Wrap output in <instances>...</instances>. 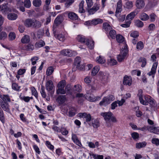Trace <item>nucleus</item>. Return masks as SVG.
I'll list each match as a JSON object with an SVG mask.
<instances>
[{
  "label": "nucleus",
  "instance_id": "f257e3e1",
  "mask_svg": "<svg viewBox=\"0 0 159 159\" xmlns=\"http://www.w3.org/2000/svg\"><path fill=\"white\" fill-rule=\"evenodd\" d=\"M101 115L103 117L107 127L112 126L113 123L117 122L116 117L111 112H102Z\"/></svg>",
  "mask_w": 159,
  "mask_h": 159
},
{
  "label": "nucleus",
  "instance_id": "f03ea898",
  "mask_svg": "<svg viewBox=\"0 0 159 159\" xmlns=\"http://www.w3.org/2000/svg\"><path fill=\"white\" fill-rule=\"evenodd\" d=\"M25 25L27 27H32L38 29L41 26V22L34 18L26 19L24 22Z\"/></svg>",
  "mask_w": 159,
  "mask_h": 159
},
{
  "label": "nucleus",
  "instance_id": "7ed1b4c3",
  "mask_svg": "<svg viewBox=\"0 0 159 159\" xmlns=\"http://www.w3.org/2000/svg\"><path fill=\"white\" fill-rule=\"evenodd\" d=\"M76 39L79 42L81 43H85L86 44L89 49H92L93 48L94 41L85 39L84 36L78 35L76 37Z\"/></svg>",
  "mask_w": 159,
  "mask_h": 159
},
{
  "label": "nucleus",
  "instance_id": "20e7f679",
  "mask_svg": "<svg viewBox=\"0 0 159 159\" xmlns=\"http://www.w3.org/2000/svg\"><path fill=\"white\" fill-rule=\"evenodd\" d=\"M143 91L140 89L139 90L138 96L139 97V99L141 104L144 105H147L149 104V101L151 97L149 95H146L144 96V101L143 100V96L142 95Z\"/></svg>",
  "mask_w": 159,
  "mask_h": 159
},
{
  "label": "nucleus",
  "instance_id": "39448f33",
  "mask_svg": "<svg viewBox=\"0 0 159 159\" xmlns=\"http://www.w3.org/2000/svg\"><path fill=\"white\" fill-rule=\"evenodd\" d=\"M62 21V17L61 16H58L55 19L52 27L53 34L55 36L56 33L57 27L61 23Z\"/></svg>",
  "mask_w": 159,
  "mask_h": 159
},
{
  "label": "nucleus",
  "instance_id": "423d86ee",
  "mask_svg": "<svg viewBox=\"0 0 159 159\" xmlns=\"http://www.w3.org/2000/svg\"><path fill=\"white\" fill-rule=\"evenodd\" d=\"M128 53V50L126 46L121 49L120 53L117 55V59L119 62H121L124 60Z\"/></svg>",
  "mask_w": 159,
  "mask_h": 159
},
{
  "label": "nucleus",
  "instance_id": "0eeeda50",
  "mask_svg": "<svg viewBox=\"0 0 159 159\" xmlns=\"http://www.w3.org/2000/svg\"><path fill=\"white\" fill-rule=\"evenodd\" d=\"M66 84V82L64 80H62L58 83L57 85L58 89L57 90V93L64 94L65 93V91L64 88Z\"/></svg>",
  "mask_w": 159,
  "mask_h": 159
},
{
  "label": "nucleus",
  "instance_id": "6e6552de",
  "mask_svg": "<svg viewBox=\"0 0 159 159\" xmlns=\"http://www.w3.org/2000/svg\"><path fill=\"white\" fill-rule=\"evenodd\" d=\"M114 99V97L112 95L104 97L102 98V101L100 102L99 105L101 106H106L109 104Z\"/></svg>",
  "mask_w": 159,
  "mask_h": 159
},
{
  "label": "nucleus",
  "instance_id": "1a4fd4ad",
  "mask_svg": "<svg viewBox=\"0 0 159 159\" xmlns=\"http://www.w3.org/2000/svg\"><path fill=\"white\" fill-rule=\"evenodd\" d=\"M61 54L65 56L71 57L74 56L76 54V53L75 51L69 49H65L61 51Z\"/></svg>",
  "mask_w": 159,
  "mask_h": 159
},
{
  "label": "nucleus",
  "instance_id": "9d476101",
  "mask_svg": "<svg viewBox=\"0 0 159 159\" xmlns=\"http://www.w3.org/2000/svg\"><path fill=\"white\" fill-rule=\"evenodd\" d=\"M79 116L85 119L86 121L88 122L91 120L92 118L91 115L85 112L80 113L78 114Z\"/></svg>",
  "mask_w": 159,
  "mask_h": 159
},
{
  "label": "nucleus",
  "instance_id": "9b49d317",
  "mask_svg": "<svg viewBox=\"0 0 159 159\" xmlns=\"http://www.w3.org/2000/svg\"><path fill=\"white\" fill-rule=\"evenodd\" d=\"M117 7L116 12V16H119L122 10V5L121 0H119L117 3Z\"/></svg>",
  "mask_w": 159,
  "mask_h": 159
},
{
  "label": "nucleus",
  "instance_id": "f8f14e48",
  "mask_svg": "<svg viewBox=\"0 0 159 159\" xmlns=\"http://www.w3.org/2000/svg\"><path fill=\"white\" fill-rule=\"evenodd\" d=\"M132 83V78L130 76H125L124 78L123 84L124 85L130 86Z\"/></svg>",
  "mask_w": 159,
  "mask_h": 159
},
{
  "label": "nucleus",
  "instance_id": "ddd939ff",
  "mask_svg": "<svg viewBox=\"0 0 159 159\" xmlns=\"http://www.w3.org/2000/svg\"><path fill=\"white\" fill-rule=\"evenodd\" d=\"M157 65L158 63L157 62L153 64L151 71L147 74L148 75L150 76L151 75L153 78L154 77V75L156 73Z\"/></svg>",
  "mask_w": 159,
  "mask_h": 159
},
{
  "label": "nucleus",
  "instance_id": "4468645a",
  "mask_svg": "<svg viewBox=\"0 0 159 159\" xmlns=\"http://www.w3.org/2000/svg\"><path fill=\"white\" fill-rule=\"evenodd\" d=\"M0 105L4 110L8 112H9L10 111V110L9 108V105L7 103H6L4 102L1 100H0Z\"/></svg>",
  "mask_w": 159,
  "mask_h": 159
},
{
  "label": "nucleus",
  "instance_id": "2eb2a0df",
  "mask_svg": "<svg viewBox=\"0 0 159 159\" xmlns=\"http://www.w3.org/2000/svg\"><path fill=\"white\" fill-rule=\"evenodd\" d=\"M67 16L68 18L72 20H76L78 18L77 15L73 12H69Z\"/></svg>",
  "mask_w": 159,
  "mask_h": 159
},
{
  "label": "nucleus",
  "instance_id": "dca6fc26",
  "mask_svg": "<svg viewBox=\"0 0 159 159\" xmlns=\"http://www.w3.org/2000/svg\"><path fill=\"white\" fill-rule=\"evenodd\" d=\"M99 75L100 80L103 82H106L108 79V75L103 72H100Z\"/></svg>",
  "mask_w": 159,
  "mask_h": 159
},
{
  "label": "nucleus",
  "instance_id": "f3484780",
  "mask_svg": "<svg viewBox=\"0 0 159 159\" xmlns=\"http://www.w3.org/2000/svg\"><path fill=\"white\" fill-rule=\"evenodd\" d=\"M56 100L59 104H63L66 100V95H61L57 97Z\"/></svg>",
  "mask_w": 159,
  "mask_h": 159
},
{
  "label": "nucleus",
  "instance_id": "a211bd4d",
  "mask_svg": "<svg viewBox=\"0 0 159 159\" xmlns=\"http://www.w3.org/2000/svg\"><path fill=\"white\" fill-rule=\"evenodd\" d=\"M45 86L46 89L49 92L52 90L53 87V84L52 81L49 80L47 81L46 84Z\"/></svg>",
  "mask_w": 159,
  "mask_h": 159
},
{
  "label": "nucleus",
  "instance_id": "6ab92c4d",
  "mask_svg": "<svg viewBox=\"0 0 159 159\" xmlns=\"http://www.w3.org/2000/svg\"><path fill=\"white\" fill-rule=\"evenodd\" d=\"M99 9V7L98 5H94L91 8L88 10V12L89 14H93Z\"/></svg>",
  "mask_w": 159,
  "mask_h": 159
},
{
  "label": "nucleus",
  "instance_id": "aec40b11",
  "mask_svg": "<svg viewBox=\"0 0 159 159\" xmlns=\"http://www.w3.org/2000/svg\"><path fill=\"white\" fill-rule=\"evenodd\" d=\"M72 139L75 144L80 147H81L82 144L81 143V142L78 139L76 135L75 134H72Z\"/></svg>",
  "mask_w": 159,
  "mask_h": 159
},
{
  "label": "nucleus",
  "instance_id": "412c9836",
  "mask_svg": "<svg viewBox=\"0 0 159 159\" xmlns=\"http://www.w3.org/2000/svg\"><path fill=\"white\" fill-rule=\"evenodd\" d=\"M147 129L151 133H153L157 134H159V129L158 127H156L154 126H149L148 127Z\"/></svg>",
  "mask_w": 159,
  "mask_h": 159
},
{
  "label": "nucleus",
  "instance_id": "4be33fe9",
  "mask_svg": "<svg viewBox=\"0 0 159 159\" xmlns=\"http://www.w3.org/2000/svg\"><path fill=\"white\" fill-rule=\"evenodd\" d=\"M145 3L143 0H137L136 2V6L138 9H141L144 7Z\"/></svg>",
  "mask_w": 159,
  "mask_h": 159
},
{
  "label": "nucleus",
  "instance_id": "5701e85b",
  "mask_svg": "<svg viewBox=\"0 0 159 159\" xmlns=\"http://www.w3.org/2000/svg\"><path fill=\"white\" fill-rule=\"evenodd\" d=\"M137 14V12L135 11H133L129 14L126 16V20L130 21Z\"/></svg>",
  "mask_w": 159,
  "mask_h": 159
},
{
  "label": "nucleus",
  "instance_id": "b1692460",
  "mask_svg": "<svg viewBox=\"0 0 159 159\" xmlns=\"http://www.w3.org/2000/svg\"><path fill=\"white\" fill-rule=\"evenodd\" d=\"M102 28L105 31L107 32L112 29L111 26L107 23H104L103 24Z\"/></svg>",
  "mask_w": 159,
  "mask_h": 159
},
{
  "label": "nucleus",
  "instance_id": "393cba45",
  "mask_svg": "<svg viewBox=\"0 0 159 159\" xmlns=\"http://www.w3.org/2000/svg\"><path fill=\"white\" fill-rule=\"evenodd\" d=\"M89 125L91 126L92 125L94 128H97L99 127L100 126V123L99 121L97 120H92V124L91 125L89 124Z\"/></svg>",
  "mask_w": 159,
  "mask_h": 159
},
{
  "label": "nucleus",
  "instance_id": "a878e982",
  "mask_svg": "<svg viewBox=\"0 0 159 159\" xmlns=\"http://www.w3.org/2000/svg\"><path fill=\"white\" fill-rule=\"evenodd\" d=\"M7 17L9 20H15L17 18L18 15L15 13H10L8 14Z\"/></svg>",
  "mask_w": 159,
  "mask_h": 159
},
{
  "label": "nucleus",
  "instance_id": "bb28decb",
  "mask_svg": "<svg viewBox=\"0 0 159 159\" xmlns=\"http://www.w3.org/2000/svg\"><path fill=\"white\" fill-rule=\"evenodd\" d=\"M91 89L93 90H95L99 89V85L98 81L97 80H94L92 83L91 86Z\"/></svg>",
  "mask_w": 159,
  "mask_h": 159
},
{
  "label": "nucleus",
  "instance_id": "cd10ccee",
  "mask_svg": "<svg viewBox=\"0 0 159 159\" xmlns=\"http://www.w3.org/2000/svg\"><path fill=\"white\" fill-rule=\"evenodd\" d=\"M66 37L67 36L66 34L61 33L57 35V38L60 41L63 42L65 40Z\"/></svg>",
  "mask_w": 159,
  "mask_h": 159
},
{
  "label": "nucleus",
  "instance_id": "c85d7f7f",
  "mask_svg": "<svg viewBox=\"0 0 159 159\" xmlns=\"http://www.w3.org/2000/svg\"><path fill=\"white\" fill-rule=\"evenodd\" d=\"M23 49L27 51H32L34 49V46L32 44L29 43L25 45Z\"/></svg>",
  "mask_w": 159,
  "mask_h": 159
},
{
  "label": "nucleus",
  "instance_id": "c756f323",
  "mask_svg": "<svg viewBox=\"0 0 159 159\" xmlns=\"http://www.w3.org/2000/svg\"><path fill=\"white\" fill-rule=\"evenodd\" d=\"M30 37L28 35H25L23 36L21 39V42L23 43H29L30 41Z\"/></svg>",
  "mask_w": 159,
  "mask_h": 159
},
{
  "label": "nucleus",
  "instance_id": "7c9ffc66",
  "mask_svg": "<svg viewBox=\"0 0 159 159\" xmlns=\"http://www.w3.org/2000/svg\"><path fill=\"white\" fill-rule=\"evenodd\" d=\"M45 43L44 41L41 40L35 43V46L36 48L42 47L45 45Z\"/></svg>",
  "mask_w": 159,
  "mask_h": 159
},
{
  "label": "nucleus",
  "instance_id": "2f4dec72",
  "mask_svg": "<svg viewBox=\"0 0 159 159\" xmlns=\"http://www.w3.org/2000/svg\"><path fill=\"white\" fill-rule=\"evenodd\" d=\"M146 142L144 141L142 142L137 143L136 144V147L137 148H140L145 147L147 145Z\"/></svg>",
  "mask_w": 159,
  "mask_h": 159
},
{
  "label": "nucleus",
  "instance_id": "473e14b6",
  "mask_svg": "<svg viewBox=\"0 0 159 159\" xmlns=\"http://www.w3.org/2000/svg\"><path fill=\"white\" fill-rule=\"evenodd\" d=\"M139 18L142 20L146 21L149 19V16L147 14L142 13L141 14Z\"/></svg>",
  "mask_w": 159,
  "mask_h": 159
},
{
  "label": "nucleus",
  "instance_id": "72a5a7b5",
  "mask_svg": "<svg viewBox=\"0 0 159 159\" xmlns=\"http://www.w3.org/2000/svg\"><path fill=\"white\" fill-rule=\"evenodd\" d=\"M103 20L99 18L93 19L92 20V25H96L103 22Z\"/></svg>",
  "mask_w": 159,
  "mask_h": 159
},
{
  "label": "nucleus",
  "instance_id": "f704fd0d",
  "mask_svg": "<svg viewBox=\"0 0 159 159\" xmlns=\"http://www.w3.org/2000/svg\"><path fill=\"white\" fill-rule=\"evenodd\" d=\"M138 62H139L142 63V64L141 65V66L142 67H144L146 65L147 63V60L146 59L143 57H141L139 58L138 61Z\"/></svg>",
  "mask_w": 159,
  "mask_h": 159
},
{
  "label": "nucleus",
  "instance_id": "c9c22d12",
  "mask_svg": "<svg viewBox=\"0 0 159 159\" xmlns=\"http://www.w3.org/2000/svg\"><path fill=\"white\" fill-rule=\"evenodd\" d=\"M10 11L9 8L7 7L6 5H3L1 9V11H2V13L4 14H6Z\"/></svg>",
  "mask_w": 159,
  "mask_h": 159
},
{
  "label": "nucleus",
  "instance_id": "e433bc0d",
  "mask_svg": "<svg viewBox=\"0 0 159 159\" xmlns=\"http://www.w3.org/2000/svg\"><path fill=\"white\" fill-rule=\"evenodd\" d=\"M85 98L90 101L94 102L96 100L95 97L93 95L89 94H88L87 95L85 96Z\"/></svg>",
  "mask_w": 159,
  "mask_h": 159
},
{
  "label": "nucleus",
  "instance_id": "4c0bfd02",
  "mask_svg": "<svg viewBox=\"0 0 159 159\" xmlns=\"http://www.w3.org/2000/svg\"><path fill=\"white\" fill-rule=\"evenodd\" d=\"M84 1H81L79 5V11L80 13H84L85 12V10L83 8Z\"/></svg>",
  "mask_w": 159,
  "mask_h": 159
},
{
  "label": "nucleus",
  "instance_id": "58836bf2",
  "mask_svg": "<svg viewBox=\"0 0 159 159\" xmlns=\"http://www.w3.org/2000/svg\"><path fill=\"white\" fill-rule=\"evenodd\" d=\"M144 47L143 43L142 41H140L137 44L136 48L139 50H141Z\"/></svg>",
  "mask_w": 159,
  "mask_h": 159
},
{
  "label": "nucleus",
  "instance_id": "ea45409f",
  "mask_svg": "<svg viewBox=\"0 0 159 159\" xmlns=\"http://www.w3.org/2000/svg\"><path fill=\"white\" fill-rule=\"evenodd\" d=\"M9 40L10 41L14 40L16 38V35L14 32H10L8 34Z\"/></svg>",
  "mask_w": 159,
  "mask_h": 159
},
{
  "label": "nucleus",
  "instance_id": "a19ab883",
  "mask_svg": "<svg viewBox=\"0 0 159 159\" xmlns=\"http://www.w3.org/2000/svg\"><path fill=\"white\" fill-rule=\"evenodd\" d=\"M72 87L70 84H67L65 88V93H66L68 94H71Z\"/></svg>",
  "mask_w": 159,
  "mask_h": 159
},
{
  "label": "nucleus",
  "instance_id": "79ce46f5",
  "mask_svg": "<svg viewBox=\"0 0 159 159\" xmlns=\"http://www.w3.org/2000/svg\"><path fill=\"white\" fill-rule=\"evenodd\" d=\"M7 34L4 31H2L0 32V40H4L7 37Z\"/></svg>",
  "mask_w": 159,
  "mask_h": 159
},
{
  "label": "nucleus",
  "instance_id": "37998d69",
  "mask_svg": "<svg viewBox=\"0 0 159 159\" xmlns=\"http://www.w3.org/2000/svg\"><path fill=\"white\" fill-rule=\"evenodd\" d=\"M107 63L109 65L113 66L116 65L117 63V62L116 60L114 59L110 58L109 59L107 60Z\"/></svg>",
  "mask_w": 159,
  "mask_h": 159
},
{
  "label": "nucleus",
  "instance_id": "c03bdc74",
  "mask_svg": "<svg viewBox=\"0 0 159 159\" xmlns=\"http://www.w3.org/2000/svg\"><path fill=\"white\" fill-rule=\"evenodd\" d=\"M32 94L34 95L37 99L38 98V94L37 90L34 87H31L30 88Z\"/></svg>",
  "mask_w": 159,
  "mask_h": 159
},
{
  "label": "nucleus",
  "instance_id": "a18cd8bd",
  "mask_svg": "<svg viewBox=\"0 0 159 159\" xmlns=\"http://www.w3.org/2000/svg\"><path fill=\"white\" fill-rule=\"evenodd\" d=\"M3 102L7 103V102H10L11 99L9 96L7 95H4L2 97H1Z\"/></svg>",
  "mask_w": 159,
  "mask_h": 159
},
{
  "label": "nucleus",
  "instance_id": "49530a36",
  "mask_svg": "<svg viewBox=\"0 0 159 159\" xmlns=\"http://www.w3.org/2000/svg\"><path fill=\"white\" fill-rule=\"evenodd\" d=\"M99 70V67L98 66H95L92 69L91 72L92 75L93 76L95 75Z\"/></svg>",
  "mask_w": 159,
  "mask_h": 159
},
{
  "label": "nucleus",
  "instance_id": "de8ad7c7",
  "mask_svg": "<svg viewBox=\"0 0 159 159\" xmlns=\"http://www.w3.org/2000/svg\"><path fill=\"white\" fill-rule=\"evenodd\" d=\"M135 25L138 27H142L143 26V22L140 20H138L135 21Z\"/></svg>",
  "mask_w": 159,
  "mask_h": 159
},
{
  "label": "nucleus",
  "instance_id": "09e8293b",
  "mask_svg": "<svg viewBox=\"0 0 159 159\" xmlns=\"http://www.w3.org/2000/svg\"><path fill=\"white\" fill-rule=\"evenodd\" d=\"M109 34L112 39H114L116 37V33L115 30L111 29L109 32Z\"/></svg>",
  "mask_w": 159,
  "mask_h": 159
},
{
  "label": "nucleus",
  "instance_id": "8fccbe9b",
  "mask_svg": "<svg viewBox=\"0 0 159 159\" xmlns=\"http://www.w3.org/2000/svg\"><path fill=\"white\" fill-rule=\"evenodd\" d=\"M105 61V59L101 56H99L96 58V61L99 63H104Z\"/></svg>",
  "mask_w": 159,
  "mask_h": 159
},
{
  "label": "nucleus",
  "instance_id": "3c124183",
  "mask_svg": "<svg viewBox=\"0 0 159 159\" xmlns=\"http://www.w3.org/2000/svg\"><path fill=\"white\" fill-rule=\"evenodd\" d=\"M33 4L35 7H39L41 5L42 2L41 0H34Z\"/></svg>",
  "mask_w": 159,
  "mask_h": 159
},
{
  "label": "nucleus",
  "instance_id": "603ef678",
  "mask_svg": "<svg viewBox=\"0 0 159 159\" xmlns=\"http://www.w3.org/2000/svg\"><path fill=\"white\" fill-rule=\"evenodd\" d=\"M116 40L119 43H121L123 42L124 40V37L120 34H118L116 37Z\"/></svg>",
  "mask_w": 159,
  "mask_h": 159
},
{
  "label": "nucleus",
  "instance_id": "864d4df0",
  "mask_svg": "<svg viewBox=\"0 0 159 159\" xmlns=\"http://www.w3.org/2000/svg\"><path fill=\"white\" fill-rule=\"evenodd\" d=\"M54 68L52 66H50L48 68L46 71V74L48 75H51L53 72Z\"/></svg>",
  "mask_w": 159,
  "mask_h": 159
},
{
  "label": "nucleus",
  "instance_id": "5fc2aeb1",
  "mask_svg": "<svg viewBox=\"0 0 159 159\" xmlns=\"http://www.w3.org/2000/svg\"><path fill=\"white\" fill-rule=\"evenodd\" d=\"M139 35V33L137 31H132L130 32V36L134 38H137Z\"/></svg>",
  "mask_w": 159,
  "mask_h": 159
},
{
  "label": "nucleus",
  "instance_id": "6e6d98bb",
  "mask_svg": "<svg viewBox=\"0 0 159 159\" xmlns=\"http://www.w3.org/2000/svg\"><path fill=\"white\" fill-rule=\"evenodd\" d=\"M90 155L93 156L94 159H103V156L102 155H98L93 153Z\"/></svg>",
  "mask_w": 159,
  "mask_h": 159
},
{
  "label": "nucleus",
  "instance_id": "4d7b16f0",
  "mask_svg": "<svg viewBox=\"0 0 159 159\" xmlns=\"http://www.w3.org/2000/svg\"><path fill=\"white\" fill-rule=\"evenodd\" d=\"M0 120L3 124L5 123L3 112L2 110L1 109H0Z\"/></svg>",
  "mask_w": 159,
  "mask_h": 159
},
{
  "label": "nucleus",
  "instance_id": "13d9d810",
  "mask_svg": "<svg viewBox=\"0 0 159 159\" xmlns=\"http://www.w3.org/2000/svg\"><path fill=\"white\" fill-rule=\"evenodd\" d=\"M73 90L77 92H80L81 91V86L79 84L75 85L74 86Z\"/></svg>",
  "mask_w": 159,
  "mask_h": 159
},
{
  "label": "nucleus",
  "instance_id": "bf43d9fd",
  "mask_svg": "<svg viewBox=\"0 0 159 159\" xmlns=\"http://www.w3.org/2000/svg\"><path fill=\"white\" fill-rule=\"evenodd\" d=\"M24 5L26 8H29L31 6V2L30 0H25Z\"/></svg>",
  "mask_w": 159,
  "mask_h": 159
},
{
  "label": "nucleus",
  "instance_id": "052dcab7",
  "mask_svg": "<svg viewBox=\"0 0 159 159\" xmlns=\"http://www.w3.org/2000/svg\"><path fill=\"white\" fill-rule=\"evenodd\" d=\"M152 143L157 146H159V139L158 138H153L152 140Z\"/></svg>",
  "mask_w": 159,
  "mask_h": 159
},
{
  "label": "nucleus",
  "instance_id": "680f3d73",
  "mask_svg": "<svg viewBox=\"0 0 159 159\" xmlns=\"http://www.w3.org/2000/svg\"><path fill=\"white\" fill-rule=\"evenodd\" d=\"M12 88L13 89L18 91L19 90L20 87L18 86L17 84L16 83H13L12 85Z\"/></svg>",
  "mask_w": 159,
  "mask_h": 159
},
{
  "label": "nucleus",
  "instance_id": "e2e57ef3",
  "mask_svg": "<svg viewBox=\"0 0 159 159\" xmlns=\"http://www.w3.org/2000/svg\"><path fill=\"white\" fill-rule=\"evenodd\" d=\"M125 23L122 24L120 25V26L123 27L124 28H127L130 25L131 23V22L130 21H128V20H125Z\"/></svg>",
  "mask_w": 159,
  "mask_h": 159
},
{
  "label": "nucleus",
  "instance_id": "0e129e2a",
  "mask_svg": "<svg viewBox=\"0 0 159 159\" xmlns=\"http://www.w3.org/2000/svg\"><path fill=\"white\" fill-rule=\"evenodd\" d=\"M133 6V3L131 1H129L126 3L125 7L126 8L128 9L132 8Z\"/></svg>",
  "mask_w": 159,
  "mask_h": 159
},
{
  "label": "nucleus",
  "instance_id": "69168bd1",
  "mask_svg": "<svg viewBox=\"0 0 159 159\" xmlns=\"http://www.w3.org/2000/svg\"><path fill=\"white\" fill-rule=\"evenodd\" d=\"M75 114V111L74 108L71 109L68 112V115L69 117H72Z\"/></svg>",
  "mask_w": 159,
  "mask_h": 159
},
{
  "label": "nucleus",
  "instance_id": "338daca9",
  "mask_svg": "<svg viewBox=\"0 0 159 159\" xmlns=\"http://www.w3.org/2000/svg\"><path fill=\"white\" fill-rule=\"evenodd\" d=\"M156 15L153 13L151 14L149 16V18H150V20L151 22H153L155 21V17Z\"/></svg>",
  "mask_w": 159,
  "mask_h": 159
},
{
  "label": "nucleus",
  "instance_id": "774afa93",
  "mask_svg": "<svg viewBox=\"0 0 159 159\" xmlns=\"http://www.w3.org/2000/svg\"><path fill=\"white\" fill-rule=\"evenodd\" d=\"M81 58L80 57H77L75 59V65L77 66H80V63Z\"/></svg>",
  "mask_w": 159,
  "mask_h": 159
}]
</instances>
